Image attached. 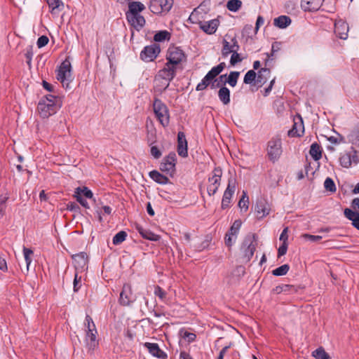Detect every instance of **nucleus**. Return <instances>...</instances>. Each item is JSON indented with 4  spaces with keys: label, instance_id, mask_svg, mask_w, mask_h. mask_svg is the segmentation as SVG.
<instances>
[{
    "label": "nucleus",
    "instance_id": "obj_37",
    "mask_svg": "<svg viewBox=\"0 0 359 359\" xmlns=\"http://www.w3.org/2000/svg\"><path fill=\"white\" fill-rule=\"evenodd\" d=\"M222 170L220 167H215L208 177V182H221Z\"/></svg>",
    "mask_w": 359,
    "mask_h": 359
},
{
    "label": "nucleus",
    "instance_id": "obj_26",
    "mask_svg": "<svg viewBox=\"0 0 359 359\" xmlns=\"http://www.w3.org/2000/svg\"><path fill=\"white\" fill-rule=\"evenodd\" d=\"M219 25L217 19H213L204 23H201L200 28L208 34H215Z\"/></svg>",
    "mask_w": 359,
    "mask_h": 359
},
{
    "label": "nucleus",
    "instance_id": "obj_9",
    "mask_svg": "<svg viewBox=\"0 0 359 359\" xmlns=\"http://www.w3.org/2000/svg\"><path fill=\"white\" fill-rule=\"evenodd\" d=\"M161 53V48L159 44L154 43L151 45L144 47L140 52V59L146 62H153Z\"/></svg>",
    "mask_w": 359,
    "mask_h": 359
},
{
    "label": "nucleus",
    "instance_id": "obj_49",
    "mask_svg": "<svg viewBox=\"0 0 359 359\" xmlns=\"http://www.w3.org/2000/svg\"><path fill=\"white\" fill-rule=\"evenodd\" d=\"M242 225V222L241 219H236L234 221L230 229L227 232L231 234H234V240H236V236L239 232L240 228Z\"/></svg>",
    "mask_w": 359,
    "mask_h": 359
},
{
    "label": "nucleus",
    "instance_id": "obj_31",
    "mask_svg": "<svg viewBox=\"0 0 359 359\" xmlns=\"http://www.w3.org/2000/svg\"><path fill=\"white\" fill-rule=\"evenodd\" d=\"M178 335L181 339H184L189 344L192 343L196 339V334L189 332L185 327L180 329Z\"/></svg>",
    "mask_w": 359,
    "mask_h": 359
},
{
    "label": "nucleus",
    "instance_id": "obj_20",
    "mask_svg": "<svg viewBox=\"0 0 359 359\" xmlns=\"http://www.w3.org/2000/svg\"><path fill=\"white\" fill-rule=\"evenodd\" d=\"M304 132V126L302 118L298 115L294 118L292 128L288 131V135L291 137H301Z\"/></svg>",
    "mask_w": 359,
    "mask_h": 359
},
{
    "label": "nucleus",
    "instance_id": "obj_29",
    "mask_svg": "<svg viewBox=\"0 0 359 359\" xmlns=\"http://www.w3.org/2000/svg\"><path fill=\"white\" fill-rule=\"evenodd\" d=\"M271 74V71L269 68L262 67L257 73L256 83L259 87L262 86L267 81V76Z\"/></svg>",
    "mask_w": 359,
    "mask_h": 359
},
{
    "label": "nucleus",
    "instance_id": "obj_42",
    "mask_svg": "<svg viewBox=\"0 0 359 359\" xmlns=\"http://www.w3.org/2000/svg\"><path fill=\"white\" fill-rule=\"evenodd\" d=\"M146 140L149 146L156 142L157 135L156 128H151L150 131L148 130L146 132Z\"/></svg>",
    "mask_w": 359,
    "mask_h": 359
},
{
    "label": "nucleus",
    "instance_id": "obj_24",
    "mask_svg": "<svg viewBox=\"0 0 359 359\" xmlns=\"http://www.w3.org/2000/svg\"><path fill=\"white\" fill-rule=\"evenodd\" d=\"M135 229L141 236L151 241H158L160 236L153 233L151 231L144 229L142 225L136 224Z\"/></svg>",
    "mask_w": 359,
    "mask_h": 359
},
{
    "label": "nucleus",
    "instance_id": "obj_62",
    "mask_svg": "<svg viewBox=\"0 0 359 359\" xmlns=\"http://www.w3.org/2000/svg\"><path fill=\"white\" fill-rule=\"evenodd\" d=\"M163 160L166 162H170V163H173L174 166L176 165L177 163V156L175 152H170L167 156H165Z\"/></svg>",
    "mask_w": 359,
    "mask_h": 359
},
{
    "label": "nucleus",
    "instance_id": "obj_40",
    "mask_svg": "<svg viewBox=\"0 0 359 359\" xmlns=\"http://www.w3.org/2000/svg\"><path fill=\"white\" fill-rule=\"evenodd\" d=\"M232 45L231 41H228L226 38H224L222 40V48L221 50L222 56L224 58H226L229 56L230 53L232 52Z\"/></svg>",
    "mask_w": 359,
    "mask_h": 359
},
{
    "label": "nucleus",
    "instance_id": "obj_38",
    "mask_svg": "<svg viewBox=\"0 0 359 359\" xmlns=\"http://www.w3.org/2000/svg\"><path fill=\"white\" fill-rule=\"evenodd\" d=\"M170 33L167 30H161L157 32L154 36L155 42H162L165 40L169 41L170 39Z\"/></svg>",
    "mask_w": 359,
    "mask_h": 359
},
{
    "label": "nucleus",
    "instance_id": "obj_8",
    "mask_svg": "<svg viewBox=\"0 0 359 359\" xmlns=\"http://www.w3.org/2000/svg\"><path fill=\"white\" fill-rule=\"evenodd\" d=\"M351 208H345L344 216L351 221L352 226L359 231V198H355L351 203Z\"/></svg>",
    "mask_w": 359,
    "mask_h": 359
},
{
    "label": "nucleus",
    "instance_id": "obj_17",
    "mask_svg": "<svg viewBox=\"0 0 359 359\" xmlns=\"http://www.w3.org/2000/svg\"><path fill=\"white\" fill-rule=\"evenodd\" d=\"M97 330L93 332H86L85 342L88 348V352L93 354L94 351L98 347L99 342L97 339Z\"/></svg>",
    "mask_w": 359,
    "mask_h": 359
},
{
    "label": "nucleus",
    "instance_id": "obj_46",
    "mask_svg": "<svg viewBox=\"0 0 359 359\" xmlns=\"http://www.w3.org/2000/svg\"><path fill=\"white\" fill-rule=\"evenodd\" d=\"M339 163L343 168H348L352 165L349 152H346L340 156Z\"/></svg>",
    "mask_w": 359,
    "mask_h": 359
},
{
    "label": "nucleus",
    "instance_id": "obj_64",
    "mask_svg": "<svg viewBox=\"0 0 359 359\" xmlns=\"http://www.w3.org/2000/svg\"><path fill=\"white\" fill-rule=\"evenodd\" d=\"M349 154L351 156V163L355 165L358 164L359 163V155L357 151L353 149L349 152Z\"/></svg>",
    "mask_w": 359,
    "mask_h": 359
},
{
    "label": "nucleus",
    "instance_id": "obj_18",
    "mask_svg": "<svg viewBox=\"0 0 359 359\" xmlns=\"http://www.w3.org/2000/svg\"><path fill=\"white\" fill-rule=\"evenodd\" d=\"M144 346L148 350L149 353L158 359H167V353L160 348L156 343L145 342Z\"/></svg>",
    "mask_w": 359,
    "mask_h": 359
},
{
    "label": "nucleus",
    "instance_id": "obj_28",
    "mask_svg": "<svg viewBox=\"0 0 359 359\" xmlns=\"http://www.w3.org/2000/svg\"><path fill=\"white\" fill-rule=\"evenodd\" d=\"M52 15H57L64 8V4L61 0H46Z\"/></svg>",
    "mask_w": 359,
    "mask_h": 359
},
{
    "label": "nucleus",
    "instance_id": "obj_57",
    "mask_svg": "<svg viewBox=\"0 0 359 359\" xmlns=\"http://www.w3.org/2000/svg\"><path fill=\"white\" fill-rule=\"evenodd\" d=\"M302 236L306 241H309L311 242H318V241H320L323 238L321 236H314V235H311L309 233H304V234H302Z\"/></svg>",
    "mask_w": 359,
    "mask_h": 359
},
{
    "label": "nucleus",
    "instance_id": "obj_48",
    "mask_svg": "<svg viewBox=\"0 0 359 359\" xmlns=\"http://www.w3.org/2000/svg\"><path fill=\"white\" fill-rule=\"evenodd\" d=\"M238 206L241 209H244L245 211L248 209L249 206V198L247 195V192L243 191V195L238 201Z\"/></svg>",
    "mask_w": 359,
    "mask_h": 359
},
{
    "label": "nucleus",
    "instance_id": "obj_44",
    "mask_svg": "<svg viewBox=\"0 0 359 359\" xmlns=\"http://www.w3.org/2000/svg\"><path fill=\"white\" fill-rule=\"evenodd\" d=\"M127 233L125 231H120L113 237L112 243L115 245H120L127 238Z\"/></svg>",
    "mask_w": 359,
    "mask_h": 359
},
{
    "label": "nucleus",
    "instance_id": "obj_22",
    "mask_svg": "<svg viewBox=\"0 0 359 359\" xmlns=\"http://www.w3.org/2000/svg\"><path fill=\"white\" fill-rule=\"evenodd\" d=\"M323 0H302L301 6L305 11H317L323 5Z\"/></svg>",
    "mask_w": 359,
    "mask_h": 359
},
{
    "label": "nucleus",
    "instance_id": "obj_5",
    "mask_svg": "<svg viewBox=\"0 0 359 359\" xmlns=\"http://www.w3.org/2000/svg\"><path fill=\"white\" fill-rule=\"evenodd\" d=\"M257 242V236L255 233H249L245 237L241 250L243 252V258L246 262H250L256 250Z\"/></svg>",
    "mask_w": 359,
    "mask_h": 359
},
{
    "label": "nucleus",
    "instance_id": "obj_34",
    "mask_svg": "<svg viewBox=\"0 0 359 359\" xmlns=\"http://www.w3.org/2000/svg\"><path fill=\"white\" fill-rule=\"evenodd\" d=\"M160 170L163 172L168 174L170 177H173L175 173V166L173 163L166 162L163 159V161L160 164Z\"/></svg>",
    "mask_w": 359,
    "mask_h": 359
},
{
    "label": "nucleus",
    "instance_id": "obj_45",
    "mask_svg": "<svg viewBox=\"0 0 359 359\" xmlns=\"http://www.w3.org/2000/svg\"><path fill=\"white\" fill-rule=\"evenodd\" d=\"M257 74L254 69L249 70L244 76L243 83L245 84H252L256 82Z\"/></svg>",
    "mask_w": 359,
    "mask_h": 359
},
{
    "label": "nucleus",
    "instance_id": "obj_47",
    "mask_svg": "<svg viewBox=\"0 0 359 359\" xmlns=\"http://www.w3.org/2000/svg\"><path fill=\"white\" fill-rule=\"evenodd\" d=\"M290 269V266L287 264L281 265L280 266L272 271V274L275 276H281L287 274Z\"/></svg>",
    "mask_w": 359,
    "mask_h": 359
},
{
    "label": "nucleus",
    "instance_id": "obj_41",
    "mask_svg": "<svg viewBox=\"0 0 359 359\" xmlns=\"http://www.w3.org/2000/svg\"><path fill=\"white\" fill-rule=\"evenodd\" d=\"M312 356L316 359H331L329 354L321 346L312 352Z\"/></svg>",
    "mask_w": 359,
    "mask_h": 359
},
{
    "label": "nucleus",
    "instance_id": "obj_51",
    "mask_svg": "<svg viewBox=\"0 0 359 359\" xmlns=\"http://www.w3.org/2000/svg\"><path fill=\"white\" fill-rule=\"evenodd\" d=\"M325 189L331 192L334 193L337 190L335 183L331 177H327L324 182Z\"/></svg>",
    "mask_w": 359,
    "mask_h": 359
},
{
    "label": "nucleus",
    "instance_id": "obj_4",
    "mask_svg": "<svg viewBox=\"0 0 359 359\" xmlns=\"http://www.w3.org/2000/svg\"><path fill=\"white\" fill-rule=\"evenodd\" d=\"M72 65L69 60L65 59L56 70V79L62 83V87L66 90L70 89L72 82Z\"/></svg>",
    "mask_w": 359,
    "mask_h": 359
},
{
    "label": "nucleus",
    "instance_id": "obj_58",
    "mask_svg": "<svg viewBox=\"0 0 359 359\" xmlns=\"http://www.w3.org/2000/svg\"><path fill=\"white\" fill-rule=\"evenodd\" d=\"M48 41H49V39H48V36H46L45 35H42L40 37H39L37 42H36V45H37L38 48H41L46 46L48 44Z\"/></svg>",
    "mask_w": 359,
    "mask_h": 359
},
{
    "label": "nucleus",
    "instance_id": "obj_3",
    "mask_svg": "<svg viewBox=\"0 0 359 359\" xmlns=\"http://www.w3.org/2000/svg\"><path fill=\"white\" fill-rule=\"evenodd\" d=\"M226 68L225 62H220L219 65L213 67L202 79L201 81L198 83L196 87L197 91H202L205 90L209 86H211L212 83L217 82L216 77L219 76L222 71Z\"/></svg>",
    "mask_w": 359,
    "mask_h": 359
},
{
    "label": "nucleus",
    "instance_id": "obj_21",
    "mask_svg": "<svg viewBox=\"0 0 359 359\" xmlns=\"http://www.w3.org/2000/svg\"><path fill=\"white\" fill-rule=\"evenodd\" d=\"M126 18L128 24L137 31H140L145 25V18L141 14L129 15L128 17Z\"/></svg>",
    "mask_w": 359,
    "mask_h": 359
},
{
    "label": "nucleus",
    "instance_id": "obj_14",
    "mask_svg": "<svg viewBox=\"0 0 359 359\" xmlns=\"http://www.w3.org/2000/svg\"><path fill=\"white\" fill-rule=\"evenodd\" d=\"M177 69V66L174 65H170L167 62L165 64L163 68L158 72V76L162 79L166 80L168 81L167 85L164 88V90L168 88L170 82L172 81L173 79L175 77Z\"/></svg>",
    "mask_w": 359,
    "mask_h": 359
},
{
    "label": "nucleus",
    "instance_id": "obj_13",
    "mask_svg": "<svg viewBox=\"0 0 359 359\" xmlns=\"http://www.w3.org/2000/svg\"><path fill=\"white\" fill-rule=\"evenodd\" d=\"M136 299L135 295L133 294L131 285L125 283L120 293L118 302L121 306H128L131 305Z\"/></svg>",
    "mask_w": 359,
    "mask_h": 359
},
{
    "label": "nucleus",
    "instance_id": "obj_36",
    "mask_svg": "<svg viewBox=\"0 0 359 359\" xmlns=\"http://www.w3.org/2000/svg\"><path fill=\"white\" fill-rule=\"evenodd\" d=\"M74 195L86 197V198H93V194L87 187H79L75 189Z\"/></svg>",
    "mask_w": 359,
    "mask_h": 359
},
{
    "label": "nucleus",
    "instance_id": "obj_27",
    "mask_svg": "<svg viewBox=\"0 0 359 359\" xmlns=\"http://www.w3.org/2000/svg\"><path fill=\"white\" fill-rule=\"evenodd\" d=\"M149 175L151 180L159 184H167L170 182L169 179L158 170H154L150 171Z\"/></svg>",
    "mask_w": 359,
    "mask_h": 359
},
{
    "label": "nucleus",
    "instance_id": "obj_60",
    "mask_svg": "<svg viewBox=\"0 0 359 359\" xmlns=\"http://www.w3.org/2000/svg\"><path fill=\"white\" fill-rule=\"evenodd\" d=\"M81 281V277L79 276L78 273H76L75 276H74V283H73V284H74L73 290H74V292H77L79 291V290L80 289Z\"/></svg>",
    "mask_w": 359,
    "mask_h": 359
},
{
    "label": "nucleus",
    "instance_id": "obj_7",
    "mask_svg": "<svg viewBox=\"0 0 359 359\" xmlns=\"http://www.w3.org/2000/svg\"><path fill=\"white\" fill-rule=\"evenodd\" d=\"M166 60L168 64L177 67L182 62L187 60V55L180 47L172 46L168 49Z\"/></svg>",
    "mask_w": 359,
    "mask_h": 359
},
{
    "label": "nucleus",
    "instance_id": "obj_39",
    "mask_svg": "<svg viewBox=\"0 0 359 359\" xmlns=\"http://www.w3.org/2000/svg\"><path fill=\"white\" fill-rule=\"evenodd\" d=\"M239 76V72L232 71L229 74H227V76L226 78V82H227V83L231 87H235L237 84Z\"/></svg>",
    "mask_w": 359,
    "mask_h": 359
},
{
    "label": "nucleus",
    "instance_id": "obj_25",
    "mask_svg": "<svg viewBox=\"0 0 359 359\" xmlns=\"http://www.w3.org/2000/svg\"><path fill=\"white\" fill-rule=\"evenodd\" d=\"M145 9L144 5L140 1H131L128 4V11L126 12V17L140 15Z\"/></svg>",
    "mask_w": 359,
    "mask_h": 359
},
{
    "label": "nucleus",
    "instance_id": "obj_30",
    "mask_svg": "<svg viewBox=\"0 0 359 359\" xmlns=\"http://www.w3.org/2000/svg\"><path fill=\"white\" fill-rule=\"evenodd\" d=\"M292 22L290 17L286 15H280L273 20V25L280 29H285Z\"/></svg>",
    "mask_w": 359,
    "mask_h": 359
},
{
    "label": "nucleus",
    "instance_id": "obj_33",
    "mask_svg": "<svg viewBox=\"0 0 359 359\" xmlns=\"http://www.w3.org/2000/svg\"><path fill=\"white\" fill-rule=\"evenodd\" d=\"M348 141L353 145L359 147V122L347 136Z\"/></svg>",
    "mask_w": 359,
    "mask_h": 359
},
{
    "label": "nucleus",
    "instance_id": "obj_53",
    "mask_svg": "<svg viewBox=\"0 0 359 359\" xmlns=\"http://www.w3.org/2000/svg\"><path fill=\"white\" fill-rule=\"evenodd\" d=\"M221 182H209L207 187V191L209 196L214 195L218 191Z\"/></svg>",
    "mask_w": 359,
    "mask_h": 359
},
{
    "label": "nucleus",
    "instance_id": "obj_43",
    "mask_svg": "<svg viewBox=\"0 0 359 359\" xmlns=\"http://www.w3.org/2000/svg\"><path fill=\"white\" fill-rule=\"evenodd\" d=\"M241 0H229L226 4V8L231 12H237L242 6Z\"/></svg>",
    "mask_w": 359,
    "mask_h": 359
},
{
    "label": "nucleus",
    "instance_id": "obj_12",
    "mask_svg": "<svg viewBox=\"0 0 359 359\" xmlns=\"http://www.w3.org/2000/svg\"><path fill=\"white\" fill-rule=\"evenodd\" d=\"M173 0H150L149 9L154 14H161L170 11Z\"/></svg>",
    "mask_w": 359,
    "mask_h": 359
},
{
    "label": "nucleus",
    "instance_id": "obj_32",
    "mask_svg": "<svg viewBox=\"0 0 359 359\" xmlns=\"http://www.w3.org/2000/svg\"><path fill=\"white\" fill-rule=\"evenodd\" d=\"M218 97L224 105L229 104L231 101L230 90L226 86H222L218 91Z\"/></svg>",
    "mask_w": 359,
    "mask_h": 359
},
{
    "label": "nucleus",
    "instance_id": "obj_35",
    "mask_svg": "<svg viewBox=\"0 0 359 359\" xmlns=\"http://www.w3.org/2000/svg\"><path fill=\"white\" fill-rule=\"evenodd\" d=\"M310 155L315 161H318L322 158V149L320 146L317 143L314 142L311 145Z\"/></svg>",
    "mask_w": 359,
    "mask_h": 359
},
{
    "label": "nucleus",
    "instance_id": "obj_2",
    "mask_svg": "<svg viewBox=\"0 0 359 359\" xmlns=\"http://www.w3.org/2000/svg\"><path fill=\"white\" fill-rule=\"evenodd\" d=\"M152 108L155 116L159 123L163 127L166 128L170 124V110L167 105L159 98L154 97Z\"/></svg>",
    "mask_w": 359,
    "mask_h": 359
},
{
    "label": "nucleus",
    "instance_id": "obj_6",
    "mask_svg": "<svg viewBox=\"0 0 359 359\" xmlns=\"http://www.w3.org/2000/svg\"><path fill=\"white\" fill-rule=\"evenodd\" d=\"M267 156L270 161H277L283 152L281 139L278 137H272L267 143Z\"/></svg>",
    "mask_w": 359,
    "mask_h": 359
},
{
    "label": "nucleus",
    "instance_id": "obj_16",
    "mask_svg": "<svg viewBox=\"0 0 359 359\" xmlns=\"http://www.w3.org/2000/svg\"><path fill=\"white\" fill-rule=\"evenodd\" d=\"M72 259L74 263L76 270L83 271L88 269V256L85 252H81L72 255Z\"/></svg>",
    "mask_w": 359,
    "mask_h": 359
},
{
    "label": "nucleus",
    "instance_id": "obj_1",
    "mask_svg": "<svg viewBox=\"0 0 359 359\" xmlns=\"http://www.w3.org/2000/svg\"><path fill=\"white\" fill-rule=\"evenodd\" d=\"M59 98L53 95L43 96L38 103L37 110L42 118H48L49 116L56 114L61 107L58 103Z\"/></svg>",
    "mask_w": 359,
    "mask_h": 359
},
{
    "label": "nucleus",
    "instance_id": "obj_52",
    "mask_svg": "<svg viewBox=\"0 0 359 359\" xmlns=\"http://www.w3.org/2000/svg\"><path fill=\"white\" fill-rule=\"evenodd\" d=\"M85 326L86 327V332H93L97 330L92 318L88 314L86 316L85 318Z\"/></svg>",
    "mask_w": 359,
    "mask_h": 359
},
{
    "label": "nucleus",
    "instance_id": "obj_55",
    "mask_svg": "<svg viewBox=\"0 0 359 359\" xmlns=\"http://www.w3.org/2000/svg\"><path fill=\"white\" fill-rule=\"evenodd\" d=\"M243 59L244 57H243L240 53L237 52L231 53L230 65L231 66H235L236 64L242 62Z\"/></svg>",
    "mask_w": 359,
    "mask_h": 359
},
{
    "label": "nucleus",
    "instance_id": "obj_63",
    "mask_svg": "<svg viewBox=\"0 0 359 359\" xmlns=\"http://www.w3.org/2000/svg\"><path fill=\"white\" fill-rule=\"evenodd\" d=\"M150 152H151V155L156 159L159 158L162 155L161 151L159 150V149L156 146L151 145Z\"/></svg>",
    "mask_w": 359,
    "mask_h": 359
},
{
    "label": "nucleus",
    "instance_id": "obj_10",
    "mask_svg": "<svg viewBox=\"0 0 359 359\" xmlns=\"http://www.w3.org/2000/svg\"><path fill=\"white\" fill-rule=\"evenodd\" d=\"M236 179L235 177H231L229 178L227 187L224 192L222 199L221 208L222 210L227 209L230 207L231 198L236 191Z\"/></svg>",
    "mask_w": 359,
    "mask_h": 359
},
{
    "label": "nucleus",
    "instance_id": "obj_56",
    "mask_svg": "<svg viewBox=\"0 0 359 359\" xmlns=\"http://www.w3.org/2000/svg\"><path fill=\"white\" fill-rule=\"evenodd\" d=\"M285 9L288 13H294L297 10V4L292 1H288L285 4Z\"/></svg>",
    "mask_w": 359,
    "mask_h": 359
},
{
    "label": "nucleus",
    "instance_id": "obj_15",
    "mask_svg": "<svg viewBox=\"0 0 359 359\" xmlns=\"http://www.w3.org/2000/svg\"><path fill=\"white\" fill-rule=\"evenodd\" d=\"M245 274V268L243 266H237L231 273L226 276V282L229 285H236L239 283Z\"/></svg>",
    "mask_w": 359,
    "mask_h": 359
},
{
    "label": "nucleus",
    "instance_id": "obj_61",
    "mask_svg": "<svg viewBox=\"0 0 359 359\" xmlns=\"http://www.w3.org/2000/svg\"><path fill=\"white\" fill-rule=\"evenodd\" d=\"M154 294L163 300L165 297L166 292L162 287L156 285L154 289Z\"/></svg>",
    "mask_w": 359,
    "mask_h": 359
},
{
    "label": "nucleus",
    "instance_id": "obj_50",
    "mask_svg": "<svg viewBox=\"0 0 359 359\" xmlns=\"http://www.w3.org/2000/svg\"><path fill=\"white\" fill-rule=\"evenodd\" d=\"M227 76V74L219 75V77L216 83H212L211 85V89H215L217 88H222V86H226L227 82H226V78Z\"/></svg>",
    "mask_w": 359,
    "mask_h": 359
},
{
    "label": "nucleus",
    "instance_id": "obj_59",
    "mask_svg": "<svg viewBox=\"0 0 359 359\" xmlns=\"http://www.w3.org/2000/svg\"><path fill=\"white\" fill-rule=\"evenodd\" d=\"M234 234H231L230 233L227 232L225 234L224 237V242L227 247L230 248L233 245L234 240Z\"/></svg>",
    "mask_w": 359,
    "mask_h": 359
},
{
    "label": "nucleus",
    "instance_id": "obj_54",
    "mask_svg": "<svg viewBox=\"0 0 359 359\" xmlns=\"http://www.w3.org/2000/svg\"><path fill=\"white\" fill-rule=\"evenodd\" d=\"M23 255H24V257H25V262H26V264H27V269H29V266L32 262V258L30 257V256L34 253L33 252V250L29 249V248H27L26 247H23Z\"/></svg>",
    "mask_w": 359,
    "mask_h": 359
},
{
    "label": "nucleus",
    "instance_id": "obj_11",
    "mask_svg": "<svg viewBox=\"0 0 359 359\" xmlns=\"http://www.w3.org/2000/svg\"><path fill=\"white\" fill-rule=\"evenodd\" d=\"M271 208L268 200L264 197L258 198L255 205V212L258 220H261L269 215Z\"/></svg>",
    "mask_w": 359,
    "mask_h": 359
},
{
    "label": "nucleus",
    "instance_id": "obj_23",
    "mask_svg": "<svg viewBox=\"0 0 359 359\" xmlns=\"http://www.w3.org/2000/svg\"><path fill=\"white\" fill-rule=\"evenodd\" d=\"M348 25L344 21H338L334 24V33L341 39H346L348 36Z\"/></svg>",
    "mask_w": 359,
    "mask_h": 359
},
{
    "label": "nucleus",
    "instance_id": "obj_19",
    "mask_svg": "<svg viewBox=\"0 0 359 359\" xmlns=\"http://www.w3.org/2000/svg\"><path fill=\"white\" fill-rule=\"evenodd\" d=\"M177 151L179 156L183 158L188 156V144L185 134L183 132H179L177 134Z\"/></svg>",
    "mask_w": 359,
    "mask_h": 359
}]
</instances>
